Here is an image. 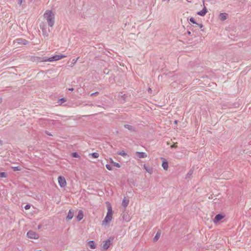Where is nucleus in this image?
<instances>
[{"mask_svg": "<svg viewBox=\"0 0 251 251\" xmlns=\"http://www.w3.org/2000/svg\"><path fill=\"white\" fill-rule=\"evenodd\" d=\"M31 207V205L30 204H26L25 207H24V208L25 209V210H28Z\"/></svg>", "mask_w": 251, "mask_h": 251, "instance_id": "c9c22d12", "label": "nucleus"}, {"mask_svg": "<svg viewBox=\"0 0 251 251\" xmlns=\"http://www.w3.org/2000/svg\"><path fill=\"white\" fill-rule=\"evenodd\" d=\"M193 173V170L192 169H191L189 171V172L186 174L185 178L186 179L189 178L190 177V176L192 175Z\"/></svg>", "mask_w": 251, "mask_h": 251, "instance_id": "5701e85b", "label": "nucleus"}, {"mask_svg": "<svg viewBox=\"0 0 251 251\" xmlns=\"http://www.w3.org/2000/svg\"><path fill=\"white\" fill-rule=\"evenodd\" d=\"M2 102V99L1 98H0V104H1Z\"/></svg>", "mask_w": 251, "mask_h": 251, "instance_id": "49530a36", "label": "nucleus"}, {"mask_svg": "<svg viewBox=\"0 0 251 251\" xmlns=\"http://www.w3.org/2000/svg\"><path fill=\"white\" fill-rule=\"evenodd\" d=\"M162 167L165 170H167L168 169V162L165 159H163L162 163Z\"/></svg>", "mask_w": 251, "mask_h": 251, "instance_id": "dca6fc26", "label": "nucleus"}, {"mask_svg": "<svg viewBox=\"0 0 251 251\" xmlns=\"http://www.w3.org/2000/svg\"><path fill=\"white\" fill-rule=\"evenodd\" d=\"M135 154L136 156L139 158H143L147 156V154L144 152L136 151Z\"/></svg>", "mask_w": 251, "mask_h": 251, "instance_id": "9b49d317", "label": "nucleus"}, {"mask_svg": "<svg viewBox=\"0 0 251 251\" xmlns=\"http://www.w3.org/2000/svg\"><path fill=\"white\" fill-rule=\"evenodd\" d=\"M68 90L72 92L74 90V89L73 88H70L68 89Z\"/></svg>", "mask_w": 251, "mask_h": 251, "instance_id": "37998d69", "label": "nucleus"}, {"mask_svg": "<svg viewBox=\"0 0 251 251\" xmlns=\"http://www.w3.org/2000/svg\"><path fill=\"white\" fill-rule=\"evenodd\" d=\"M160 235H161V231L160 230H159L157 232L155 237H154V238L153 239V241L154 242H156L159 239V238L160 237Z\"/></svg>", "mask_w": 251, "mask_h": 251, "instance_id": "6ab92c4d", "label": "nucleus"}, {"mask_svg": "<svg viewBox=\"0 0 251 251\" xmlns=\"http://www.w3.org/2000/svg\"><path fill=\"white\" fill-rule=\"evenodd\" d=\"M25 0H17V3L20 6H21L23 3V1H24Z\"/></svg>", "mask_w": 251, "mask_h": 251, "instance_id": "e433bc0d", "label": "nucleus"}, {"mask_svg": "<svg viewBox=\"0 0 251 251\" xmlns=\"http://www.w3.org/2000/svg\"><path fill=\"white\" fill-rule=\"evenodd\" d=\"M2 144H3L2 141L1 140H0V146H2Z\"/></svg>", "mask_w": 251, "mask_h": 251, "instance_id": "a18cd8bd", "label": "nucleus"}, {"mask_svg": "<svg viewBox=\"0 0 251 251\" xmlns=\"http://www.w3.org/2000/svg\"><path fill=\"white\" fill-rule=\"evenodd\" d=\"M106 204L107 207V212L104 220H112L113 216V210L111 204L109 202L106 201Z\"/></svg>", "mask_w": 251, "mask_h": 251, "instance_id": "f03ea898", "label": "nucleus"}, {"mask_svg": "<svg viewBox=\"0 0 251 251\" xmlns=\"http://www.w3.org/2000/svg\"><path fill=\"white\" fill-rule=\"evenodd\" d=\"M34 0H27L28 2H32V1H33Z\"/></svg>", "mask_w": 251, "mask_h": 251, "instance_id": "8fccbe9b", "label": "nucleus"}, {"mask_svg": "<svg viewBox=\"0 0 251 251\" xmlns=\"http://www.w3.org/2000/svg\"><path fill=\"white\" fill-rule=\"evenodd\" d=\"M26 235L27 237L30 239H37L39 237V235L32 230L28 231Z\"/></svg>", "mask_w": 251, "mask_h": 251, "instance_id": "0eeeda50", "label": "nucleus"}, {"mask_svg": "<svg viewBox=\"0 0 251 251\" xmlns=\"http://www.w3.org/2000/svg\"><path fill=\"white\" fill-rule=\"evenodd\" d=\"M58 184L61 188H65L66 186L67 182L65 178L60 176L58 177Z\"/></svg>", "mask_w": 251, "mask_h": 251, "instance_id": "423d86ee", "label": "nucleus"}, {"mask_svg": "<svg viewBox=\"0 0 251 251\" xmlns=\"http://www.w3.org/2000/svg\"><path fill=\"white\" fill-rule=\"evenodd\" d=\"M84 215L83 212L81 210H79L78 212V214L76 217V220H82L83 218Z\"/></svg>", "mask_w": 251, "mask_h": 251, "instance_id": "f3484780", "label": "nucleus"}, {"mask_svg": "<svg viewBox=\"0 0 251 251\" xmlns=\"http://www.w3.org/2000/svg\"><path fill=\"white\" fill-rule=\"evenodd\" d=\"M144 167V169L146 170V171L150 173V174H151V172H152V169L150 168L149 167H147L145 164L143 166Z\"/></svg>", "mask_w": 251, "mask_h": 251, "instance_id": "393cba45", "label": "nucleus"}, {"mask_svg": "<svg viewBox=\"0 0 251 251\" xmlns=\"http://www.w3.org/2000/svg\"><path fill=\"white\" fill-rule=\"evenodd\" d=\"M124 127L126 128L128 130H129L131 132L135 131V128L131 125H127V124L125 125Z\"/></svg>", "mask_w": 251, "mask_h": 251, "instance_id": "a211bd4d", "label": "nucleus"}, {"mask_svg": "<svg viewBox=\"0 0 251 251\" xmlns=\"http://www.w3.org/2000/svg\"><path fill=\"white\" fill-rule=\"evenodd\" d=\"M76 61H77V59H75H75H74L73 60V62L72 63L71 65H74L75 64Z\"/></svg>", "mask_w": 251, "mask_h": 251, "instance_id": "ea45409f", "label": "nucleus"}, {"mask_svg": "<svg viewBox=\"0 0 251 251\" xmlns=\"http://www.w3.org/2000/svg\"><path fill=\"white\" fill-rule=\"evenodd\" d=\"M93 158H97L99 156V154L98 152H93L90 154Z\"/></svg>", "mask_w": 251, "mask_h": 251, "instance_id": "bb28decb", "label": "nucleus"}, {"mask_svg": "<svg viewBox=\"0 0 251 251\" xmlns=\"http://www.w3.org/2000/svg\"><path fill=\"white\" fill-rule=\"evenodd\" d=\"M59 101L62 104L66 101V99L64 98H61L59 100Z\"/></svg>", "mask_w": 251, "mask_h": 251, "instance_id": "7c9ffc66", "label": "nucleus"}, {"mask_svg": "<svg viewBox=\"0 0 251 251\" xmlns=\"http://www.w3.org/2000/svg\"><path fill=\"white\" fill-rule=\"evenodd\" d=\"M67 56L63 54H55L50 57H47V59L45 60H47L49 62H53L55 61L59 60L62 58L66 57Z\"/></svg>", "mask_w": 251, "mask_h": 251, "instance_id": "7ed1b4c3", "label": "nucleus"}, {"mask_svg": "<svg viewBox=\"0 0 251 251\" xmlns=\"http://www.w3.org/2000/svg\"><path fill=\"white\" fill-rule=\"evenodd\" d=\"M174 123H175V124H177V121L175 120V121H174Z\"/></svg>", "mask_w": 251, "mask_h": 251, "instance_id": "3c124183", "label": "nucleus"}, {"mask_svg": "<svg viewBox=\"0 0 251 251\" xmlns=\"http://www.w3.org/2000/svg\"><path fill=\"white\" fill-rule=\"evenodd\" d=\"M189 21L192 23V24H198V23L196 22V21H195V19L193 17H191L190 19H189Z\"/></svg>", "mask_w": 251, "mask_h": 251, "instance_id": "c85d7f7f", "label": "nucleus"}, {"mask_svg": "<svg viewBox=\"0 0 251 251\" xmlns=\"http://www.w3.org/2000/svg\"><path fill=\"white\" fill-rule=\"evenodd\" d=\"M71 156L74 158H79L80 156L77 152H74L71 153Z\"/></svg>", "mask_w": 251, "mask_h": 251, "instance_id": "a878e982", "label": "nucleus"}, {"mask_svg": "<svg viewBox=\"0 0 251 251\" xmlns=\"http://www.w3.org/2000/svg\"><path fill=\"white\" fill-rule=\"evenodd\" d=\"M12 169L14 171H18L20 170V168L18 166L13 167Z\"/></svg>", "mask_w": 251, "mask_h": 251, "instance_id": "2f4dec72", "label": "nucleus"}, {"mask_svg": "<svg viewBox=\"0 0 251 251\" xmlns=\"http://www.w3.org/2000/svg\"><path fill=\"white\" fill-rule=\"evenodd\" d=\"M111 221H102L101 225L105 227H108L109 226Z\"/></svg>", "mask_w": 251, "mask_h": 251, "instance_id": "412c9836", "label": "nucleus"}, {"mask_svg": "<svg viewBox=\"0 0 251 251\" xmlns=\"http://www.w3.org/2000/svg\"><path fill=\"white\" fill-rule=\"evenodd\" d=\"M225 217V214L223 213H220L217 214L213 220H223Z\"/></svg>", "mask_w": 251, "mask_h": 251, "instance_id": "2eb2a0df", "label": "nucleus"}, {"mask_svg": "<svg viewBox=\"0 0 251 251\" xmlns=\"http://www.w3.org/2000/svg\"><path fill=\"white\" fill-rule=\"evenodd\" d=\"M88 245L91 249H95L96 247L95 242L94 241H90L88 242Z\"/></svg>", "mask_w": 251, "mask_h": 251, "instance_id": "4be33fe9", "label": "nucleus"}, {"mask_svg": "<svg viewBox=\"0 0 251 251\" xmlns=\"http://www.w3.org/2000/svg\"><path fill=\"white\" fill-rule=\"evenodd\" d=\"M167 1V2H169L170 1V0H162V1Z\"/></svg>", "mask_w": 251, "mask_h": 251, "instance_id": "09e8293b", "label": "nucleus"}, {"mask_svg": "<svg viewBox=\"0 0 251 251\" xmlns=\"http://www.w3.org/2000/svg\"><path fill=\"white\" fill-rule=\"evenodd\" d=\"M47 59V56L38 57V56H31L30 60L33 62L40 63L42 62H47V60L45 59Z\"/></svg>", "mask_w": 251, "mask_h": 251, "instance_id": "39448f33", "label": "nucleus"}, {"mask_svg": "<svg viewBox=\"0 0 251 251\" xmlns=\"http://www.w3.org/2000/svg\"><path fill=\"white\" fill-rule=\"evenodd\" d=\"M207 12V9L206 7L204 5V7L202 10L197 12V14L201 16H204Z\"/></svg>", "mask_w": 251, "mask_h": 251, "instance_id": "9d476101", "label": "nucleus"}, {"mask_svg": "<svg viewBox=\"0 0 251 251\" xmlns=\"http://www.w3.org/2000/svg\"><path fill=\"white\" fill-rule=\"evenodd\" d=\"M129 202V200L126 199V197H125L123 199L122 202V205L124 207V208H126L128 205Z\"/></svg>", "mask_w": 251, "mask_h": 251, "instance_id": "ddd939ff", "label": "nucleus"}, {"mask_svg": "<svg viewBox=\"0 0 251 251\" xmlns=\"http://www.w3.org/2000/svg\"><path fill=\"white\" fill-rule=\"evenodd\" d=\"M187 27H189V29L192 31H194L196 30V27L194 25H190Z\"/></svg>", "mask_w": 251, "mask_h": 251, "instance_id": "c756f323", "label": "nucleus"}, {"mask_svg": "<svg viewBox=\"0 0 251 251\" xmlns=\"http://www.w3.org/2000/svg\"><path fill=\"white\" fill-rule=\"evenodd\" d=\"M177 145L176 144H173L171 146V148H177Z\"/></svg>", "mask_w": 251, "mask_h": 251, "instance_id": "58836bf2", "label": "nucleus"}, {"mask_svg": "<svg viewBox=\"0 0 251 251\" xmlns=\"http://www.w3.org/2000/svg\"><path fill=\"white\" fill-rule=\"evenodd\" d=\"M117 154L118 155H120L123 157H125L126 156H128L127 154L124 151H118Z\"/></svg>", "mask_w": 251, "mask_h": 251, "instance_id": "b1692460", "label": "nucleus"}, {"mask_svg": "<svg viewBox=\"0 0 251 251\" xmlns=\"http://www.w3.org/2000/svg\"><path fill=\"white\" fill-rule=\"evenodd\" d=\"M187 34H188V35H191V31H190L188 30V31H187Z\"/></svg>", "mask_w": 251, "mask_h": 251, "instance_id": "c03bdc74", "label": "nucleus"}, {"mask_svg": "<svg viewBox=\"0 0 251 251\" xmlns=\"http://www.w3.org/2000/svg\"><path fill=\"white\" fill-rule=\"evenodd\" d=\"M15 42L17 43L19 45H26L28 44V42L27 40H26L25 39L23 38H17L15 40Z\"/></svg>", "mask_w": 251, "mask_h": 251, "instance_id": "1a4fd4ad", "label": "nucleus"}, {"mask_svg": "<svg viewBox=\"0 0 251 251\" xmlns=\"http://www.w3.org/2000/svg\"><path fill=\"white\" fill-rule=\"evenodd\" d=\"M109 73V70L108 69L105 68L103 70V74H104L105 75H108Z\"/></svg>", "mask_w": 251, "mask_h": 251, "instance_id": "f704fd0d", "label": "nucleus"}, {"mask_svg": "<svg viewBox=\"0 0 251 251\" xmlns=\"http://www.w3.org/2000/svg\"><path fill=\"white\" fill-rule=\"evenodd\" d=\"M228 18V14L226 13H221L219 15V19L224 21Z\"/></svg>", "mask_w": 251, "mask_h": 251, "instance_id": "4468645a", "label": "nucleus"}, {"mask_svg": "<svg viewBox=\"0 0 251 251\" xmlns=\"http://www.w3.org/2000/svg\"><path fill=\"white\" fill-rule=\"evenodd\" d=\"M114 240V237L113 236H110L108 239L103 241L102 245V248L106 250H107L110 245L112 244V242Z\"/></svg>", "mask_w": 251, "mask_h": 251, "instance_id": "20e7f679", "label": "nucleus"}, {"mask_svg": "<svg viewBox=\"0 0 251 251\" xmlns=\"http://www.w3.org/2000/svg\"><path fill=\"white\" fill-rule=\"evenodd\" d=\"M74 215V210L70 209L68 213V215L66 218V220H71Z\"/></svg>", "mask_w": 251, "mask_h": 251, "instance_id": "f8f14e48", "label": "nucleus"}, {"mask_svg": "<svg viewBox=\"0 0 251 251\" xmlns=\"http://www.w3.org/2000/svg\"><path fill=\"white\" fill-rule=\"evenodd\" d=\"M109 162L116 167L120 168L121 167V165L119 163L114 162L113 160L111 158H110Z\"/></svg>", "mask_w": 251, "mask_h": 251, "instance_id": "aec40b11", "label": "nucleus"}, {"mask_svg": "<svg viewBox=\"0 0 251 251\" xmlns=\"http://www.w3.org/2000/svg\"><path fill=\"white\" fill-rule=\"evenodd\" d=\"M41 225H39L38 226V228L40 229V228H41Z\"/></svg>", "mask_w": 251, "mask_h": 251, "instance_id": "de8ad7c7", "label": "nucleus"}, {"mask_svg": "<svg viewBox=\"0 0 251 251\" xmlns=\"http://www.w3.org/2000/svg\"><path fill=\"white\" fill-rule=\"evenodd\" d=\"M45 133L48 135H49V136H52V135L51 134H50L49 131H45Z\"/></svg>", "mask_w": 251, "mask_h": 251, "instance_id": "79ce46f5", "label": "nucleus"}, {"mask_svg": "<svg viewBox=\"0 0 251 251\" xmlns=\"http://www.w3.org/2000/svg\"><path fill=\"white\" fill-rule=\"evenodd\" d=\"M7 176V174L5 172H0V177L5 178Z\"/></svg>", "mask_w": 251, "mask_h": 251, "instance_id": "cd10ccee", "label": "nucleus"}, {"mask_svg": "<svg viewBox=\"0 0 251 251\" xmlns=\"http://www.w3.org/2000/svg\"><path fill=\"white\" fill-rule=\"evenodd\" d=\"M149 91H151V89L150 88H149Z\"/></svg>", "mask_w": 251, "mask_h": 251, "instance_id": "603ef678", "label": "nucleus"}, {"mask_svg": "<svg viewBox=\"0 0 251 251\" xmlns=\"http://www.w3.org/2000/svg\"><path fill=\"white\" fill-rule=\"evenodd\" d=\"M98 94H99V92H96L95 93H93L91 94L90 96H97Z\"/></svg>", "mask_w": 251, "mask_h": 251, "instance_id": "4c0bfd02", "label": "nucleus"}, {"mask_svg": "<svg viewBox=\"0 0 251 251\" xmlns=\"http://www.w3.org/2000/svg\"><path fill=\"white\" fill-rule=\"evenodd\" d=\"M213 221L215 225L217 226L221 223V222H223L224 221Z\"/></svg>", "mask_w": 251, "mask_h": 251, "instance_id": "473e14b6", "label": "nucleus"}, {"mask_svg": "<svg viewBox=\"0 0 251 251\" xmlns=\"http://www.w3.org/2000/svg\"><path fill=\"white\" fill-rule=\"evenodd\" d=\"M45 18L47 20L48 25L52 27L54 24L55 15L51 10H47L44 14Z\"/></svg>", "mask_w": 251, "mask_h": 251, "instance_id": "f257e3e1", "label": "nucleus"}, {"mask_svg": "<svg viewBox=\"0 0 251 251\" xmlns=\"http://www.w3.org/2000/svg\"><path fill=\"white\" fill-rule=\"evenodd\" d=\"M106 169L109 171H111L112 170V167L110 164H106L105 166Z\"/></svg>", "mask_w": 251, "mask_h": 251, "instance_id": "72a5a7b5", "label": "nucleus"}, {"mask_svg": "<svg viewBox=\"0 0 251 251\" xmlns=\"http://www.w3.org/2000/svg\"><path fill=\"white\" fill-rule=\"evenodd\" d=\"M40 27L42 31L43 35L44 36L48 37L49 36V34L47 30V25H45L44 23H41L40 25Z\"/></svg>", "mask_w": 251, "mask_h": 251, "instance_id": "6e6552de", "label": "nucleus"}, {"mask_svg": "<svg viewBox=\"0 0 251 251\" xmlns=\"http://www.w3.org/2000/svg\"><path fill=\"white\" fill-rule=\"evenodd\" d=\"M41 251V250H38V251Z\"/></svg>", "mask_w": 251, "mask_h": 251, "instance_id": "864d4df0", "label": "nucleus"}, {"mask_svg": "<svg viewBox=\"0 0 251 251\" xmlns=\"http://www.w3.org/2000/svg\"><path fill=\"white\" fill-rule=\"evenodd\" d=\"M197 25H198V26H199L201 28H202L203 27V25L202 24H196Z\"/></svg>", "mask_w": 251, "mask_h": 251, "instance_id": "a19ab883", "label": "nucleus"}]
</instances>
